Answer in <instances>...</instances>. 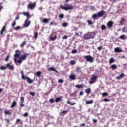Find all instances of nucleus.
Listing matches in <instances>:
<instances>
[{
  "instance_id": "nucleus-1",
  "label": "nucleus",
  "mask_w": 127,
  "mask_h": 127,
  "mask_svg": "<svg viewBox=\"0 0 127 127\" xmlns=\"http://www.w3.org/2000/svg\"><path fill=\"white\" fill-rule=\"evenodd\" d=\"M20 54H21V52L20 51L16 50L15 51V54L14 55V62L15 64H21L22 62L24 61V60H26L27 56L29 55V54L26 53L25 54L21 55L20 56Z\"/></svg>"
},
{
  "instance_id": "nucleus-2",
  "label": "nucleus",
  "mask_w": 127,
  "mask_h": 127,
  "mask_svg": "<svg viewBox=\"0 0 127 127\" xmlns=\"http://www.w3.org/2000/svg\"><path fill=\"white\" fill-rule=\"evenodd\" d=\"M21 78L23 80H26L27 83L28 84H32L33 83V80L31 79L29 77L24 76V73H23V71L21 70Z\"/></svg>"
},
{
  "instance_id": "nucleus-3",
  "label": "nucleus",
  "mask_w": 127,
  "mask_h": 127,
  "mask_svg": "<svg viewBox=\"0 0 127 127\" xmlns=\"http://www.w3.org/2000/svg\"><path fill=\"white\" fill-rule=\"evenodd\" d=\"M94 37H95V33L93 32H88L84 35V38L85 40L93 39Z\"/></svg>"
},
{
  "instance_id": "nucleus-4",
  "label": "nucleus",
  "mask_w": 127,
  "mask_h": 127,
  "mask_svg": "<svg viewBox=\"0 0 127 127\" xmlns=\"http://www.w3.org/2000/svg\"><path fill=\"white\" fill-rule=\"evenodd\" d=\"M60 7L62 8V9H64V10H69V9H73L74 8L73 6L69 4H66V6L61 5Z\"/></svg>"
},
{
  "instance_id": "nucleus-5",
  "label": "nucleus",
  "mask_w": 127,
  "mask_h": 127,
  "mask_svg": "<svg viewBox=\"0 0 127 127\" xmlns=\"http://www.w3.org/2000/svg\"><path fill=\"white\" fill-rule=\"evenodd\" d=\"M84 59H86L87 62L89 63H93L94 62V58L90 55L84 56Z\"/></svg>"
},
{
  "instance_id": "nucleus-6",
  "label": "nucleus",
  "mask_w": 127,
  "mask_h": 127,
  "mask_svg": "<svg viewBox=\"0 0 127 127\" xmlns=\"http://www.w3.org/2000/svg\"><path fill=\"white\" fill-rule=\"evenodd\" d=\"M97 76L92 75L90 79V80L89 81V84H90V85H92L94 84V83H96V81H97Z\"/></svg>"
},
{
  "instance_id": "nucleus-7",
  "label": "nucleus",
  "mask_w": 127,
  "mask_h": 127,
  "mask_svg": "<svg viewBox=\"0 0 127 127\" xmlns=\"http://www.w3.org/2000/svg\"><path fill=\"white\" fill-rule=\"evenodd\" d=\"M36 6V2L34 3H30L27 5L28 9H34Z\"/></svg>"
},
{
  "instance_id": "nucleus-8",
  "label": "nucleus",
  "mask_w": 127,
  "mask_h": 127,
  "mask_svg": "<svg viewBox=\"0 0 127 127\" xmlns=\"http://www.w3.org/2000/svg\"><path fill=\"white\" fill-rule=\"evenodd\" d=\"M30 23H31V21H28V19H26L23 24L24 27H28L30 25Z\"/></svg>"
},
{
  "instance_id": "nucleus-9",
  "label": "nucleus",
  "mask_w": 127,
  "mask_h": 127,
  "mask_svg": "<svg viewBox=\"0 0 127 127\" xmlns=\"http://www.w3.org/2000/svg\"><path fill=\"white\" fill-rule=\"evenodd\" d=\"M105 13H106V11L104 10H102L101 11L98 12L97 13L98 17H102V16H103V15H104Z\"/></svg>"
},
{
  "instance_id": "nucleus-10",
  "label": "nucleus",
  "mask_w": 127,
  "mask_h": 127,
  "mask_svg": "<svg viewBox=\"0 0 127 127\" xmlns=\"http://www.w3.org/2000/svg\"><path fill=\"white\" fill-rule=\"evenodd\" d=\"M20 102L21 103L20 107L21 108H22V107H24V104H23L24 103V97H21L20 99Z\"/></svg>"
},
{
  "instance_id": "nucleus-11",
  "label": "nucleus",
  "mask_w": 127,
  "mask_h": 127,
  "mask_svg": "<svg viewBox=\"0 0 127 127\" xmlns=\"http://www.w3.org/2000/svg\"><path fill=\"white\" fill-rule=\"evenodd\" d=\"M115 52L117 53H120L121 52H123V50L121 49V48L117 47L114 49Z\"/></svg>"
},
{
  "instance_id": "nucleus-12",
  "label": "nucleus",
  "mask_w": 127,
  "mask_h": 127,
  "mask_svg": "<svg viewBox=\"0 0 127 127\" xmlns=\"http://www.w3.org/2000/svg\"><path fill=\"white\" fill-rule=\"evenodd\" d=\"M23 14L24 16H27V19H29V18L31 17V16L29 15V12H24L23 13Z\"/></svg>"
},
{
  "instance_id": "nucleus-13",
  "label": "nucleus",
  "mask_w": 127,
  "mask_h": 127,
  "mask_svg": "<svg viewBox=\"0 0 127 127\" xmlns=\"http://www.w3.org/2000/svg\"><path fill=\"white\" fill-rule=\"evenodd\" d=\"M5 28H6V24L2 27L0 33V35H2L3 32L5 31Z\"/></svg>"
},
{
  "instance_id": "nucleus-14",
  "label": "nucleus",
  "mask_w": 127,
  "mask_h": 127,
  "mask_svg": "<svg viewBox=\"0 0 127 127\" xmlns=\"http://www.w3.org/2000/svg\"><path fill=\"white\" fill-rule=\"evenodd\" d=\"M124 77H125V73H122L120 76H117L116 77V79L117 80H121V79H123V78H124Z\"/></svg>"
},
{
  "instance_id": "nucleus-15",
  "label": "nucleus",
  "mask_w": 127,
  "mask_h": 127,
  "mask_svg": "<svg viewBox=\"0 0 127 127\" xmlns=\"http://www.w3.org/2000/svg\"><path fill=\"white\" fill-rule=\"evenodd\" d=\"M6 66L7 67L9 68V70H13L14 69V67H13V65H10V64L8 63L6 64Z\"/></svg>"
},
{
  "instance_id": "nucleus-16",
  "label": "nucleus",
  "mask_w": 127,
  "mask_h": 127,
  "mask_svg": "<svg viewBox=\"0 0 127 127\" xmlns=\"http://www.w3.org/2000/svg\"><path fill=\"white\" fill-rule=\"evenodd\" d=\"M113 25L114 23L112 21H110L107 23V26H108L109 28H112Z\"/></svg>"
},
{
  "instance_id": "nucleus-17",
  "label": "nucleus",
  "mask_w": 127,
  "mask_h": 127,
  "mask_svg": "<svg viewBox=\"0 0 127 127\" xmlns=\"http://www.w3.org/2000/svg\"><path fill=\"white\" fill-rule=\"evenodd\" d=\"M48 71H54L55 72H56V73H59V72L58 71V70H56V69H55V68L53 67H51L48 69Z\"/></svg>"
},
{
  "instance_id": "nucleus-18",
  "label": "nucleus",
  "mask_w": 127,
  "mask_h": 127,
  "mask_svg": "<svg viewBox=\"0 0 127 127\" xmlns=\"http://www.w3.org/2000/svg\"><path fill=\"white\" fill-rule=\"evenodd\" d=\"M49 20H50V19H47L46 18H44L42 20V22L44 23H49Z\"/></svg>"
},
{
  "instance_id": "nucleus-19",
  "label": "nucleus",
  "mask_w": 127,
  "mask_h": 127,
  "mask_svg": "<svg viewBox=\"0 0 127 127\" xmlns=\"http://www.w3.org/2000/svg\"><path fill=\"white\" fill-rule=\"evenodd\" d=\"M85 87V84H82L81 85H75V88H77V89H81V88H84Z\"/></svg>"
},
{
  "instance_id": "nucleus-20",
  "label": "nucleus",
  "mask_w": 127,
  "mask_h": 127,
  "mask_svg": "<svg viewBox=\"0 0 127 127\" xmlns=\"http://www.w3.org/2000/svg\"><path fill=\"white\" fill-rule=\"evenodd\" d=\"M111 68L112 70H116L118 69V66L116 64H113L111 65Z\"/></svg>"
},
{
  "instance_id": "nucleus-21",
  "label": "nucleus",
  "mask_w": 127,
  "mask_h": 127,
  "mask_svg": "<svg viewBox=\"0 0 127 127\" xmlns=\"http://www.w3.org/2000/svg\"><path fill=\"white\" fill-rule=\"evenodd\" d=\"M69 78L70 80H76V75L75 74H70Z\"/></svg>"
},
{
  "instance_id": "nucleus-22",
  "label": "nucleus",
  "mask_w": 127,
  "mask_h": 127,
  "mask_svg": "<svg viewBox=\"0 0 127 127\" xmlns=\"http://www.w3.org/2000/svg\"><path fill=\"white\" fill-rule=\"evenodd\" d=\"M125 21H126V19L124 17H122L120 22V25H123Z\"/></svg>"
},
{
  "instance_id": "nucleus-23",
  "label": "nucleus",
  "mask_w": 127,
  "mask_h": 127,
  "mask_svg": "<svg viewBox=\"0 0 127 127\" xmlns=\"http://www.w3.org/2000/svg\"><path fill=\"white\" fill-rule=\"evenodd\" d=\"M91 92H92V90L90 88H88L85 89V93H86V94H88V95L91 94Z\"/></svg>"
},
{
  "instance_id": "nucleus-24",
  "label": "nucleus",
  "mask_w": 127,
  "mask_h": 127,
  "mask_svg": "<svg viewBox=\"0 0 127 127\" xmlns=\"http://www.w3.org/2000/svg\"><path fill=\"white\" fill-rule=\"evenodd\" d=\"M94 103V101L93 100H91L90 101L86 100L85 102L86 105H90L91 104H93Z\"/></svg>"
},
{
  "instance_id": "nucleus-25",
  "label": "nucleus",
  "mask_w": 127,
  "mask_h": 127,
  "mask_svg": "<svg viewBox=\"0 0 127 127\" xmlns=\"http://www.w3.org/2000/svg\"><path fill=\"white\" fill-rule=\"evenodd\" d=\"M75 71L77 74H79V73H81L82 72V70H81V68L77 67L75 69Z\"/></svg>"
},
{
  "instance_id": "nucleus-26",
  "label": "nucleus",
  "mask_w": 127,
  "mask_h": 127,
  "mask_svg": "<svg viewBox=\"0 0 127 127\" xmlns=\"http://www.w3.org/2000/svg\"><path fill=\"white\" fill-rule=\"evenodd\" d=\"M63 98V97L62 96H61V97H59L58 98H57L56 99H55V101L57 102V103H58V102H60L61 101V99H62Z\"/></svg>"
},
{
  "instance_id": "nucleus-27",
  "label": "nucleus",
  "mask_w": 127,
  "mask_h": 127,
  "mask_svg": "<svg viewBox=\"0 0 127 127\" xmlns=\"http://www.w3.org/2000/svg\"><path fill=\"white\" fill-rule=\"evenodd\" d=\"M57 38V36L55 35L54 37H50V39L51 41H54L56 40V39Z\"/></svg>"
},
{
  "instance_id": "nucleus-28",
  "label": "nucleus",
  "mask_w": 127,
  "mask_h": 127,
  "mask_svg": "<svg viewBox=\"0 0 127 127\" xmlns=\"http://www.w3.org/2000/svg\"><path fill=\"white\" fill-rule=\"evenodd\" d=\"M15 106H16V102L13 101L12 103V104L10 106V108H14V107H15Z\"/></svg>"
},
{
  "instance_id": "nucleus-29",
  "label": "nucleus",
  "mask_w": 127,
  "mask_h": 127,
  "mask_svg": "<svg viewBox=\"0 0 127 127\" xmlns=\"http://www.w3.org/2000/svg\"><path fill=\"white\" fill-rule=\"evenodd\" d=\"M119 39H122V40H126V35H122L119 37Z\"/></svg>"
},
{
  "instance_id": "nucleus-30",
  "label": "nucleus",
  "mask_w": 127,
  "mask_h": 127,
  "mask_svg": "<svg viewBox=\"0 0 127 127\" xmlns=\"http://www.w3.org/2000/svg\"><path fill=\"white\" fill-rule=\"evenodd\" d=\"M115 60L114 59V58H111L110 60H109V64H112L113 63H114L115 62Z\"/></svg>"
},
{
  "instance_id": "nucleus-31",
  "label": "nucleus",
  "mask_w": 127,
  "mask_h": 127,
  "mask_svg": "<svg viewBox=\"0 0 127 127\" xmlns=\"http://www.w3.org/2000/svg\"><path fill=\"white\" fill-rule=\"evenodd\" d=\"M5 115H9L10 116H11V112H9V111H6V110H4V112Z\"/></svg>"
},
{
  "instance_id": "nucleus-32",
  "label": "nucleus",
  "mask_w": 127,
  "mask_h": 127,
  "mask_svg": "<svg viewBox=\"0 0 127 127\" xmlns=\"http://www.w3.org/2000/svg\"><path fill=\"white\" fill-rule=\"evenodd\" d=\"M42 72L40 71H38L36 72V76H37L38 77H40V76L41 75Z\"/></svg>"
},
{
  "instance_id": "nucleus-33",
  "label": "nucleus",
  "mask_w": 127,
  "mask_h": 127,
  "mask_svg": "<svg viewBox=\"0 0 127 127\" xmlns=\"http://www.w3.org/2000/svg\"><path fill=\"white\" fill-rule=\"evenodd\" d=\"M34 37L35 39H37V37H38V33L37 32H35L34 34Z\"/></svg>"
},
{
  "instance_id": "nucleus-34",
  "label": "nucleus",
  "mask_w": 127,
  "mask_h": 127,
  "mask_svg": "<svg viewBox=\"0 0 127 127\" xmlns=\"http://www.w3.org/2000/svg\"><path fill=\"white\" fill-rule=\"evenodd\" d=\"M26 44V42L23 41L21 45H20V47L22 48L24 47V45Z\"/></svg>"
},
{
  "instance_id": "nucleus-35",
  "label": "nucleus",
  "mask_w": 127,
  "mask_h": 127,
  "mask_svg": "<svg viewBox=\"0 0 127 127\" xmlns=\"http://www.w3.org/2000/svg\"><path fill=\"white\" fill-rule=\"evenodd\" d=\"M62 26L63 27H67V26H68V23H66V22H64L62 24Z\"/></svg>"
},
{
  "instance_id": "nucleus-36",
  "label": "nucleus",
  "mask_w": 127,
  "mask_h": 127,
  "mask_svg": "<svg viewBox=\"0 0 127 127\" xmlns=\"http://www.w3.org/2000/svg\"><path fill=\"white\" fill-rule=\"evenodd\" d=\"M122 32H127V27H124L122 29Z\"/></svg>"
},
{
  "instance_id": "nucleus-37",
  "label": "nucleus",
  "mask_w": 127,
  "mask_h": 127,
  "mask_svg": "<svg viewBox=\"0 0 127 127\" xmlns=\"http://www.w3.org/2000/svg\"><path fill=\"white\" fill-rule=\"evenodd\" d=\"M70 65H75L76 64V61L74 60L70 61Z\"/></svg>"
},
{
  "instance_id": "nucleus-38",
  "label": "nucleus",
  "mask_w": 127,
  "mask_h": 127,
  "mask_svg": "<svg viewBox=\"0 0 127 127\" xmlns=\"http://www.w3.org/2000/svg\"><path fill=\"white\" fill-rule=\"evenodd\" d=\"M6 69H7L6 65V66H1L0 67V70H6Z\"/></svg>"
},
{
  "instance_id": "nucleus-39",
  "label": "nucleus",
  "mask_w": 127,
  "mask_h": 127,
  "mask_svg": "<svg viewBox=\"0 0 127 127\" xmlns=\"http://www.w3.org/2000/svg\"><path fill=\"white\" fill-rule=\"evenodd\" d=\"M109 95V93L107 92H104L102 94V97H107Z\"/></svg>"
},
{
  "instance_id": "nucleus-40",
  "label": "nucleus",
  "mask_w": 127,
  "mask_h": 127,
  "mask_svg": "<svg viewBox=\"0 0 127 127\" xmlns=\"http://www.w3.org/2000/svg\"><path fill=\"white\" fill-rule=\"evenodd\" d=\"M67 104H69V105H70L71 106H73V105H76V103H71L70 102V100H68L67 101Z\"/></svg>"
},
{
  "instance_id": "nucleus-41",
  "label": "nucleus",
  "mask_w": 127,
  "mask_h": 127,
  "mask_svg": "<svg viewBox=\"0 0 127 127\" xmlns=\"http://www.w3.org/2000/svg\"><path fill=\"white\" fill-rule=\"evenodd\" d=\"M59 17L60 18H61V19L64 18V14H60L59 15Z\"/></svg>"
},
{
  "instance_id": "nucleus-42",
  "label": "nucleus",
  "mask_w": 127,
  "mask_h": 127,
  "mask_svg": "<svg viewBox=\"0 0 127 127\" xmlns=\"http://www.w3.org/2000/svg\"><path fill=\"white\" fill-rule=\"evenodd\" d=\"M15 25H16V21H13V23H12L11 26L12 27H14V26H15Z\"/></svg>"
},
{
  "instance_id": "nucleus-43",
  "label": "nucleus",
  "mask_w": 127,
  "mask_h": 127,
  "mask_svg": "<svg viewBox=\"0 0 127 127\" xmlns=\"http://www.w3.org/2000/svg\"><path fill=\"white\" fill-rule=\"evenodd\" d=\"M106 25H102L101 26V29L102 30H105V29H106Z\"/></svg>"
},
{
  "instance_id": "nucleus-44",
  "label": "nucleus",
  "mask_w": 127,
  "mask_h": 127,
  "mask_svg": "<svg viewBox=\"0 0 127 127\" xmlns=\"http://www.w3.org/2000/svg\"><path fill=\"white\" fill-rule=\"evenodd\" d=\"M20 28H21L20 26H17L15 27V30H19Z\"/></svg>"
},
{
  "instance_id": "nucleus-45",
  "label": "nucleus",
  "mask_w": 127,
  "mask_h": 127,
  "mask_svg": "<svg viewBox=\"0 0 127 127\" xmlns=\"http://www.w3.org/2000/svg\"><path fill=\"white\" fill-rule=\"evenodd\" d=\"M98 17V14H94L92 15V18H97Z\"/></svg>"
},
{
  "instance_id": "nucleus-46",
  "label": "nucleus",
  "mask_w": 127,
  "mask_h": 127,
  "mask_svg": "<svg viewBox=\"0 0 127 127\" xmlns=\"http://www.w3.org/2000/svg\"><path fill=\"white\" fill-rule=\"evenodd\" d=\"M87 23L89 24V25H91V24H93V22H92L91 20H87Z\"/></svg>"
},
{
  "instance_id": "nucleus-47",
  "label": "nucleus",
  "mask_w": 127,
  "mask_h": 127,
  "mask_svg": "<svg viewBox=\"0 0 127 127\" xmlns=\"http://www.w3.org/2000/svg\"><path fill=\"white\" fill-rule=\"evenodd\" d=\"M18 123H21L20 119H17L16 120V123H15V125H18Z\"/></svg>"
},
{
  "instance_id": "nucleus-48",
  "label": "nucleus",
  "mask_w": 127,
  "mask_h": 127,
  "mask_svg": "<svg viewBox=\"0 0 127 127\" xmlns=\"http://www.w3.org/2000/svg\"><path fill=\"white\" fill-rule=\"evenodd\" d=\"M9 59V55H7V57H6V59H5V61H6V62H7Z\"/></svg>"
},
{
  "instance_id": "nucleus-49",
  "label": "nucleus",
  "mask_w": 127,
  "mask_h": 127,
  "mask_svg": "<svg viewBox=\"0 0 127 127\" xmlns=\"http://www.w3.org/2000/svg\"><path fill=\"white\" fill-rule=\"evenodd\" d=\"M5 121L6 122V123L7 124V125H9V120L8 119H5Z\"/></svg>"
},
{
  "instance_id": "nucleus-50",
  "label": "nucleus",
  "mask_w": 127,
  "mask_h": 127,
  "mask_svg": "<svg viewBox=\"0 0 127 127\" xmlns=\"http://www.w3.org/2000/svg\"><path fill=\"white\" fill-rule=\"evenodd\" d=\"M64 82V80H63L62 79H60L58 80V83H61V84H62Z\"/></svg>"
},
{
  "instance_id": "nucleus-51",
  "label": "nucleus",
  "mask_w": 127,
  "mask_h": 127,
  "mask_svg": "<svg viewBox=\"0 0 127 127\" xmlns=\"http://www.w3.org/2000/svg\"><path fill=\"white\" fill-rule=\"evenodd\" d=\"M71 53L72 54H75L77 53V50H72Z\"/></svg>"
},
{
  "instance_id": "nucleus-52",
  "label": "nucleus",
  "mask_w": 127,
  "mask_h": 127,
  "mask_svg": "<svg viewBox=\"0 0 127 127\" xmlns=\"http://www.w3.org/2000/svg\"><path fill=\"white\" fill-rule=\"evenodd\" d=\"M23 117H24L25 118L26 117H28V113L26 112L23 114Z\"/></svg>"
},
{
  "instance_id": "nucleus-53",
  "label": "nucleus",
  "mask_w": 127,
  "mask_h": 127,
  "mask_svg": "<svg viewBox=\"0 0 127 127\" xmlns=\"http://www.w3.org/2000/svg\"><path fill=\"white\" fill-rule=\"evenodd\" d=\"M50 103H52V104H53L54 103V99H51L49 100Z\"/></svg>"
},
{
  "instance_id": "nucleus-54",
  "label": "nucleus",
  "mask_w": 127,
  "mask_h": 127,
  "mask_svg": "<svg viewBox=\"0 0 127 127\" xmlns=\"http://www.w3.org/2000/svg\"><path fill=\"white\" fill-rule=\"evenodd\" d=\"M30 95H31V96H32V97H34V96H35V93H34L32 92H30Z\"/></svg>"
},
{
  "instance_id": "nucleus-55",
  "label": "nucleus",
  "mask_w": 127,
  "mask_h": 127,
  "mask_svg": "<svg viewBox=\"0 0 127 127\" xmlns=\"http://www.w3.org/2000/svg\"><path fill=\"white\" fill-rule=\"evenodd\" d=\"M68 113V111L67 110L64 111L62 112V114H64V115H66Z\"/></svg>"
},
{
  "instance_id": "nucleus-56",
  "label": "nucleus",
  "mask_w": 127,
  "mask_h": 127,
  "mask_svg": "<svg viewBox=\"0 0 127 127\" xmlns=\"http://www.w3.org/2000/svg\"><path fill=\"white\" fill-rule=\"evenodd\" d=\"M103 102H110V99L105 98L103 99Z\"/></svg>"
},
{
  "instance_id": "nucleus-57",
  "label": "nucleus",
  "mask_w": 127,
  "mask_h": 127,
  "mask_svg": "<svg viewBox=\"0 0 127 127\" xmlns=\"http://www.w3.org/2000/svg\"><path fill=\"white\" fill-rule=\"evenodd\" d=\"M68 38V36H66V35H64L62 39H67Z\"/></svg>"
},
{
  "instance_id": "nucleus-58",
  "label": "nucleus",
  "mask_w": 127,
  "mask_h": 127,
  "mask_svg": "<svg viewBox=\"0 0 127 127\" xmlns=\"http://www.w3.org/2000/svg\"><path fill=\"white\" fill-rule=\"evenodd\" d=\"M98 50H99V51H101V50H102V49H103V47H98L97 48Z\"/></svg>"
},
{
  "instance_id": "nucleus-59",
  "label": "nucleus",
  "mask_w": 127,
  "mask_h": 127,
  "mask_svg": "<svg viewBox=\"0 0 127 127\" xmlns=\"http://www.w3.org/2000/svg\"><path fill=\"white\" fill-rule=\"evenodd\" d=\"M79 95L80 96H83V95H84V93L83 92V91H80L79 92Z\"/></svg>"
},
{
  "instance_id": "nucleus-60",
  "label": "nucleus",
  "mask_w": 127,
  "mask_h": 127,
  "mask_svg": "<svg viewBox=\"0 0 127 127\" xmlns=\"http://www.w3.org/2000/svg\"><path fill=\"white\" fill-rule=\"evenodd\" d=\"M74 35H75V36H77V37H79V33L76 32V33L74 34Z\"/></svg>"
},
{
  "instance_id": "nucleus-61",
  "label": "nucleus",
  "mask_w": 127,
  "mask_h": 127,
  "mask_svg": "<svg viewBox=\"0 0 127 127\" xmlns=\"http://www.w3.org/2000/svg\"><path fill=\"white\" fill-rule=\"evenodd\" d=\"M19 18H20V17H19V16H17V17H16L15 18L14 21H16V20H18V19H19Z\"/></svg>"
},
{
  "instance_id": "nucleus-62",
  "label": "nucleus",
  "mask_w": 127,
  "mask_h": 127,
  "mask_svg": "<svg viewBox=\"0 0 127 127\" xmlns=\"http://www.w3.org/2000/svg\"><path fill=\"white\" fill-rule=\"evenodd\" d=\"M93 123H94V124H96V123H97L98 122V120H97L96 119H93Z\"/></svg>"
},
{
  "instance_id": "nucleus-63",
  "label": "nucleus",
  "mask_w": 127,
  "mask_h": 127,
  "mask_svg": "<svg viewBox=\"0 0 127 127\" xmlns=\"http://www.w3.org/2000/svg\"><path fill=\"white\" fill-rule=\"evenodd\" d=\"M82 126H83V127H85V126H86V124H80V127H82Z\"/></svg>"
},
{
  "instance_id": "nucleus-64",
  "label": "nucleus",
  "mask_w": 127,
  "mask_h": 127,
  "mask_svg": "<svg viewBox=\"0 0 127 127\" xmlns=\"http://www.w3.org/2000/svg\"><path fill=\"white\" fill-rule=\"evenodd\" d=\"M53 24H54V22H51L50 23V25H53Z\"/></svg>"
}]
</instances>
